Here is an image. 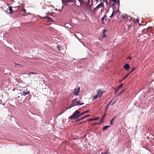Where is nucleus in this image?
I'll return each mask as SVG.
<instances>
[{
    "label": "nucleus",
    "instance_id": "f257e3e1",
    "mask_svg": "<svg viewBox=\"0 0 154 154\" xmlns=\"http://www.w3.org/2000/svg\"><path fill=\"white\" fill-rule=\"evenodd\" d=\"M62 3L63 4H66L68 2H74L77 6L79 7L82 4V2L84 3H86L87 5H88L89 2V0H87L88 2H85L83 0H61ZM87 1V0H86Z\"/></svg>",
    "mask_w": 154,
    "mask_h": 154
},
{
    "label": "nucleus",
    "instance_id": "f03ea898",
    "mask_svg": "<svg viewBox=\"0 0 154 154\" xmlns=\"http://www.w3.org/2000/svg\"><path fill=\"white\" fill-rule=\"evenodd\" d=\"M80 114V112L78 110H76L72 116L69 117V119H76L81 116H79Z\"/></svg>",
    "mask_w": 154,
    "mask_h": 154
},
{
    "label": "nucleus",
    "instance_id": "7ed1b4c3",
    "mask_svg": "<svg viewBox=\"0 0 154 154\" xmlns=\"http://www.w3.org/2000/svg\"><path fill=\"white\" fill-rule=\"evenodd\" d=\"M79 101L78 100V98H75L72 101L71 104L70 105L69 108L70 109L72 107L79 105Z\"/></svg>",
    "mask_w": 154,
    "mask_h": 154
},
{
    "label": "nucleus",
    "instance_id": "20e7f679",
    "mask_svg": "<svg viewBox=\"0 0 154 154\" xmlns=\"http://www.w3.org/2000/svg\"><path fill=\"white\" fill-rule=\"evenodd\" d=\"M103 7V3H101L100 4H99L96 8H94L93 9V11H95L97 10L100 9V11H102V9Z\"/></svg>",
    "mask_w": 154,
    "mask_h": 154
},
{
    "label": "nucleus",
    "instance_id": "39448f33",
    "mask_svg": "<svg viewBox=\"0 0 154 154\" xmlns=\"http://www.w3.org/2000/svg\"><path fill=\"white\" fill-rule=\"evenodd\" d=\"M74 91H75L73 93L74 95L76 96L78 95L80 91V87L78 86H76L74 89Z\"/></svg>",
    "mask_w": 154,
    "mask_h": 154
},
{
    "label": "nucleus",
    "instance_id": "423d86ee",
    "mask_svg": "<svg viewBox=\"0 0 154 154\" xmlns=\"http://www.w3.org/2000/svg\"><path fill=\"white\" fill-rule=\"evenodd\" d=\"M123 68L126 70H128L130 68V66L128 64H126L124 66Z\"/></svg>",
    "mask_w": 154,
    "mask_h": 154
},
{
    "label": "nucleus",
    "instance_id": "0eeeda50",
    "mask_svg": "<svg viewBox=\"0 0 154 154\" xmlns=\"http://www.w3.org/2000/svg\"><path fill=\"white\" fill-rule=\"evenodd\" d=\"M44 18H45L46 19H48V21L49 22H51V21H53V19L52 18H50V17H47V16L45 17H44Z\"/></svg>",
    "mask_w": 154,
    "mask_h": 154
},
{
    "label": "nucleus",
    "instance_id": "6e6552de",
    "mask_svg": "<svg viewBox=\"0 0 154 154\" xmlns=\"http://www.w3.org/2000/svg\"><path fill=\"white\" fill-rule=\"evenodd\" d=\"M107 18V17L106 15H104V17L102 18L101 20L102 21L103 23H104V20H105V21H107L108 19L106 18Z\"/></svg>",
    "mask_w": 154,
    "mask_h": 154
},
{
    "label": "nucleus",
    "instance_id": "1a4fd4ad",
    "mask_svg": "<svg viewBox=\"0 0 154 154\" xmlns=\"http://www.w3.org/2000/svg\"><path fill=\"white\" fill-rule=\"evenodd\" d=\"M103 93V92L100 89L98 90V92L97 94L99 95V97H101V94Z\"/></svg>",
    "mask_w": 154,
    "mask_h": 154
},
{
    "label": "nucleus",
    "instance_id": "9d476101",
    "mask_svg": "<svg viewBox=\"0 0 154 154\" xmlns=\"http://www.w3.org/2000/svg\"><path fill=\"white\" fill-rule=\"evenodd\" d=\"M110 1H112L113 3H115L116 4H117L118 5L119 4V0H109Z\"/></svg>",
    "mask_w": 154,
    "mask_h": 154
},
{
    "label": "nucleus",
    "instance_id": "9b49d317",
    "mask_svg": "<svg viewBox=\"0 0 154 154\" xmlns=\"http://www.w3.org/2000/svg\"><path fill=\"white\" fill-rule=\"evenodd\" d=\"M30 92L29 91H27L26 92L23 91L22 93V95L23 96H25L26 95L29 94L30 93Z\"/></svg>",
    "mask_w": 154,
    "mask_h": 154
},
{
    "label": "nucleus",
    "instance_id": "f8f14e48",
    "mask_svg": "<svg viewBox=\"0 0 154 154\" xmlns=\"http://www.w3.org/2000/svg\"><path fill=\"white\" fill-rule=\"evenodd\" d=\"M90 116V115L89 114H88V115H86V116L83 117H82V118L81 119H78L77 121H81V120L86 118H87V117H89V116Z\"/></svg>",
    "mask_w": 154,
    "mask_h": 154
},
{
    "label": "nucleus",
    "instance_id": "ddd939ff",
    "mask_svg": "<svg viewBox=\"0 0 154 154\" xmlns=\"http://www.w3.org/2000/svg\"><path fill=\"white\" fill-rule=\"evenodd\" d=\"M106 31V29H104L103 30V35H102V38H106V35H105V32Z\"/></svg>",
    "mask_w": 154,
    "mask_h": 154
},
{
    "label": "nucleus",
    "instance_id": "4468645a",
    "mask_svg": "<svg viewBox=\"0 0 154 154\" xmlns=\"http://www.w3.org/2000/svg\"><path fill=\"white\" fill-rule=\"evenodd\" d=\"M99 117H97L95 118L89 119L88 121H93L94 120H97L99 119Z\"/></svg>",
    "mask_w": 154,
    "mask_h": 154
},
{
    "label": "nucleus",
    "instance_id": "2eb2a0df",
    "mask_svg": "<svg viewBox=\"0 0 154 154\" xmlns=\"http://www.w3.org/2000/svg\"><path fill=\"white\" fill-rule=\"evenodd\" d=\"M123 84H121L120 85H119L118 86V88H117V89H116V91L118 90L119 89V88H121L122 87V86H123Z\"/></svg>",
    "mask_w": 154,
    "mask_h": 154
},
{
    "label": "nucleus",
    "instance_id": "dca6fc26",
    "mask_svg": "<svg viewBox=\"0 0 154 154\" xmlns=\"http://www.w3.org/2000/svg\"><path fill=\"white\" fill-rule=\"evenodd\" d=\"M116 118V116H115V117H114L112 119H111V120L110 122V125H112L113 124V121Z\"/></svg>",
    "mask_w": 154,
    "mask_h": 154
},
{
    "label": "nucleus",
    "instance_id": "f3484780",
    "mask_svg": "<svg viewBox=\"0 0 154 154\" xmlns=\"http://www.w3.org/2000/svg\"><path fill=\"white\" fill-rule=\"evenodd\" d=\"M9 11L11 12L10 14H12L13 13V11L12 10V7L11 6H9Z\"/></svg>",
    "mask_w": 154,
    "mask_h": 154
},
{
    "label": "nucleus",
    "instance_id": "a211bd4d",
    "mask_svg": "<svg viewBox=\"0 0 154 154\" xmlns=\"http://www.w3.org/2000/svg\"><path fill=\"white\" fill-rule=\"evenodd\" d=\"M109 127V126L106 125L104 126L102 128V129L103 130H106Z\"/></svg>",
    "mask_w": 154,
    "mask_h": 154
},
{
    "label": "nucleus",
    "instance_id": "6ab92c4d",
    "mask_svg": "<svg viewBox=\"0 0 154 154\" xmlns=\"http://www.w3.org/2000/svg\"><path fill=\"white\" fill-rule=\"evenodd\" d=\"M89 110H88L85 111L84 112H83L82 113H81L79 116H81L85 113H88L89 112Z\"/></svg>",
    "mask_w": 154,
    "mask_h": 154
},
{
    "label": "nucleus",
    "instance_id": "aec40b11",
    "mask_svg": "<svg viewBox=\"0 0 154 154\" xmlns=\"http://www.w3.org/2000/svg\"><path fill=\"white\" fill-rule=\"evenodd\" d=\"M116 13V12L115 11H112V13L111 15L110 16V17L111 18H112L114 16V15Z\"/></svg>",
    "mask_w": 154,
    "mask_h": 154
},
{
    "label": "nucleus",
    "instance_id": "412c9836",
    "mask_svg": "<svg viewBox=\"0 0 154 154\" xmlns=\"http://www.w3.org/2000/svg\"><path fill=\"white\" fill-rule=\"evenodd\" d=\"M104 119H103V118H102L100 120V122L98 123V124H100L103 123V122Z\"/></svg>",
    "mask_w": 154,
    "mask_h": 154
},
{
    "label": "nucleus",
    "instance_id": "4be33fe9",
    "mask_svg": "<svg viewBox=\"0 0 154 154\" xmlns=\"http://www.w3.org/2000/svg\"><path fill=\"white\" fill-rule=\"evenodd\" d=\"M112 101V100H111V101H110V102L107 105V107L106 109V111L107 110L108 108V106H109V104Z\"/></svg>",
    "mask_w": 154,
    "mask_h": 154
},
{
    "label": "nucleus",
    "instance_id": "5701e85b",
    "mask_svg": "<svg viewBox=\"0 0 154 154\" xmlns=\"http://www.w3.org/2000/svg\"><path fill=\"white\" fill-rule=\"evenodd\" d=\"M112 101V100H111V101H110V102L107 105V107L106 109V111L107 110L108 108V106H109V104Z\"/></svg>",
    "mask_w": 154,
    "mask_h": 154
},
{
    "label": "nucleus",
    "instance_id": "b1692460",
    "mask_svg": "<svg viewBox=\"0 0 154 154\" xmlns=\"http://www.w3.org/2000/svg\"><path fill=\"white\" fill-rule=\"evenodd\" d=\"M136 69V67H134V68H132V69L131 71L129 73H131V72L134 71Z\"/></svg>",
    "mask_w": 154,
    "mask_h": 154
},
{
    "label": "nucleus",
    "instance_id": "393cba45",
    "mask_svg": "<svg viewBox=\"0 0 154 154\" xmlns=\"http://www.w3.org/2000/svg\"><path fill=\"white\" fill-rule=\"evenodd\" d=\"M99 96V95L97 94V95H95V96H94L93 98V99H96Z\"/></svg>",
    "mask_w": 154,
    "mask_h": 154
},
{
    "label": "nucleus",
    "instance_id": "a878e982",
    "mask_svg": "<svg viewBox=\"0 0 154 154\" xmlns=\"http://www.w3.org/2000/svg\"><path fill=\"white\" fill-rule=\"evenodd\" d=\"M30 74H37V73H35V72H29V75Z\"/></svg>",
    "mask_w": 154,
    "mask_h": 154
},
{
    "label": "nucleus",
    "instance_id": "bb28decb",
    "mask_svg": "<svg viewBox=\"0 0 154 154\" xmlns=\"http://www.w3.org/2000/svg\"><path fill=\"white\" fill-rule=\"evenodd\" d=\"M139 19L138 18H137L136 20H135V22L137 23H138L139 22Z\"/></svg>",
    "mask_w": 154,
    "mask_h": 154
},
{
    "label": "nucleus",
    "instance_id": "cd10ccee",
    "mask_svg": "<svg viewBox=\"0 0 154 154\" xmlns=\"http://www.w3.org/2000/svg\"><path fill=\"white\" fill-rule=\"evenodd\" d=\"M130 74V73H129L128 74H127L125 76V78H126Z\"/></svg>",
    "mask_w": 154,
    "mask_h": 154
},
{
    "label": "nucleus",
    "instance_id": "c85d7f7f",
    "mask_svg": "<svg viewBox=\"0 0 154 154\" xmlns=\"http://www.w3.org/2000/svg\"><path fill=\"white\" fill-rule=\"evenodd\" d=\"M123 91H121L120 92H119V94H118V95L119 96L120 95H121L123 93Z\"/></svg>",
    "mask_w": 154,
    "mask_h": 154
},
{
    "label": "nucleus",
    "instance_id": "c756f323",
    "mask_svg": "<svg viewBox=\"0 0 154 154\" xmlns=\"http://www.w3.org/2000/svg\"><path fill=\"white\" fill-rule=\"evenodd\" d=\"M84 104V103H80V102H79V105H83Z\"/></svg>",
    "mask_w": 154,
    "mask_h": 154
},
{
    "label": "nucleus",
    "instance_id": "7c9ffc66",
    "mask_svg": "<svg viewBox=\"0 0 154 154\" xmlns=\"http://www.w3.org/2000/svg\"><path fill=\"white\" fill-rule=\"evenodd\" d=\"M116 102V100L113 103H112V106Z\"/></svg>",
    "mask_w": 154,
    "mask_h": 154
},
{
    "label": "nucleus",
    "instance_id": "2f4dec72",
    "mask_svg": "<svg viewBox=\"0 0 154 154\" xmlns=\"http://www.w3.org/2000/svg\"><path fill=\"white\" fill-rule=\"evenodd\" d=\"M107 152L106 151L105 152L103 153V152H101V154H107Z\"/></svg>",
    "mask_w": 154,
    "mask_h": 154
},
{
    "label": "nucleus",
    "instance_id": "473e14b6",
    "mask_svg": "<svg viewBox=\"0 0 154 154\" xmlns=\"http://www.w3.org/2000/svg\"><path fill=\"white\" fill-rule=\"evenodd\" d=\"M74 36H75V37L76 38H77V39H79V38L78 37V36H77V35H76V34H75L74 35Z\"/></svg>",
    "mask_w": 154,
    "mask_h": 154
},
{
    "label": "nucleus",
    "instance_id": "72a5a7b5",
    "mask_svg": "<svg viewBox=\"0 0 154 154\" xmlns=\"http://www.w3.org/2000/svg\"><path fill=\"white\" fill-rule=\"evenodd\" d=\"M127 58H129L130 60H131L132 59V58L131 57H128Z\"/></svg>",
    "mask_w": 154,
    "mask_h": 154
},
{
    "label": "nucleus",
    "instance_id": "f704fd0d",
    "mask_svg": "<svg viewBox=\"0 0 154 154\" xmlns=\"http://www.w3.org/2000/svg\"><path fill=\"white\" fill-rule=\"evenodd\" d=\"M98 124V123H94L93 124V125H97V124Z\"/></svg>",
    "mask_w": 154,
    "mask_h": 154
},
{
    "label": "nucleus",
    "instance_id": "c9c22d12",
    "mask_svg": "<svg viewBox=\"0 0 154 154\" xmlns=\"http://www.w3.org/2000/svg\"><path fill=\"white\" fill-rule=\"evenodd\" d=\"M105 116V114H104L102 118H103L104 119V117Z\"/></svg>",
    "mask_w": 154,
    "mask_h": 154
},
{
    "label": "nucleus",
    "instance_id": "e433bc0d",
    "mask_svg": "<svg viewBox=\"0 0 154 154\" xmlns=\"http://www.w3.org/2000/svg\"><path fill=\"white\" fill-rule=\"evenodd\" d=\"M57 48L58 49L60 48V47L59 46H57Z\"/></svg>",
    "mask_w": 154,
    "mask_h": 154
},
{
    "label": "nucleus",
    "instance_id": "4c0bfd02",
    "mask_svg": "<svg viewBox=\"0 0 154 154\" xmlns=\"http://www.w3.org/2000/svg\"><path fill=\"white\" fill-rule=\"evenodd\" d=\"M67 25H68V26H71V25H70V24H69V23H67Z\"/></svg>",
    "mask_w": 154,
    "mask_h": 154
},
{
    "label": "nucleus",
    "instance_id": "58836bf2",
    "mask_svg": "<svg viewBox=\"0 0 154 154\" xmlns=\"http://www.w3.org/2000/svg\"><path fill=\"white\" fill-rule=\"evenodd\" d=\"M23 11L24 12H25V11H26V10L25 9H24L23 10Z\"/></svg>",
    "mask_w": 154,
    "mask_h": 154
},
{
    "label": "nucleus",
    "instance_id": "ea45409f",
    "mask_svg": "<svg viewBox=\"0 0 154 154\" xmlns=\"http://www.w3.org/2000/svg\"><path fill=\"white\" fill-rule=\"evenodd\" d=\"M126 79V78H125V77H124L122 79V80H124V79Z\"/></svg>",
    "mask_w": 154,
    "mask_h": 154
},
{
    "label": "nucleus",
    "instance_id": "a19ab883",
    "mask_svg": "<svg viewBox=\"0 0 154 154\" xmlns=\"http://www.w3.org/2000/svg\"><path fill=\"white\" fill-rule=\"evenodd\" d=\"M126 79V78H125V77H124L122 79V80H124V79Z\"/></svg>",
    "mask_w": 154,
    "mask_h": 154
},
{
    "label": "nucleus",
    "instance_id": "79ce46f5",
    "mask_svg": "<svg viewBox=\"0 0 154 154\" xmlns=\"http://www.w3.org/2000/svg\"><path fill=\"white\" fill-rule=\"evenodd\" d=\"M55 10H56V11H58V10L57 9H56Z\"/></svg>",
    "mask_w": 154,
    "mask_h": 154
}]
</instances>
